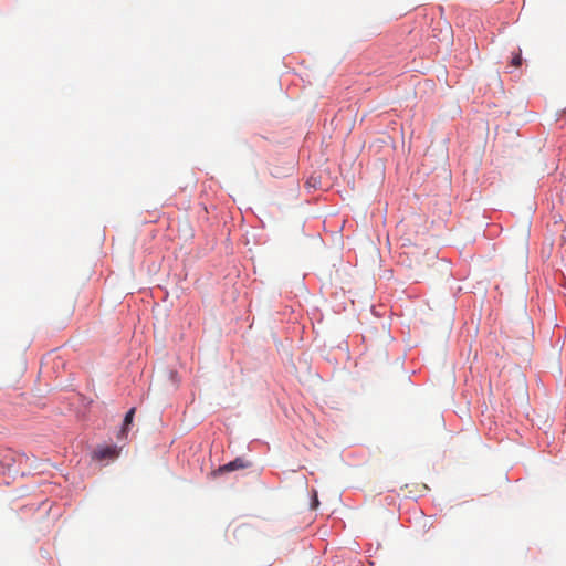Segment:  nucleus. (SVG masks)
<instances>
[{
    "mask_svg": "<svg viewBox=\"0 0 566 566\" xmlns=\"http://www.w3.org/2000/svg\"><path fill=\"white\" fill-rule=\"evenodd\" d=\"M451 34H452L451 28L447 24L446 29H444L443 39L444 40H450L451 39Z\"/></svg>",
    "mask_w": 566,
    "mask_h": 566,
    "instance_id": "6e6552de",
    "label": "nucleus"
},
{
    "mask_svg": "<svg viewBox=\"0 0 566 566\" xmlns=\"http://www.w3.org/2000/svg\"><path fill=\"white\" fill-rule=\"evenodd\" d=\"M248 467H249L248 462H245L241 458H237L233 461H231V462H229V463H227L224 465L219 467L218 470L212 472V474L213 475L223 474V473L232 472V471H235V470L245 469Z\"/></svg>",
    "mask_w": 566,
    "mask_h": 566,
    "instance_id": "f257e3e1",
    "label": "nucleus"
},
{
    "mask_svg": "<svg viewBox=\"0 0 566 566\" xmlns=\"http://www.w3.org/2000/svg\"><path fill=\"white\" fill-rule=\"evenodd\" d=\"M74 313V304L70 302L66 304L62 310L59 306H55L53 308L52 315L53 319L64 323L65 321L70 319Z\"/></svg>",
    "mask_w": 566,
    "mask_h": 566,
    "instance_id": "7ed1b4c3",
    "label": "nucleus"
},
{
    "mask_svg": "<svg viewBox=\"0 0 566 566\" xmlns=\"http://www.w3.org/2000/svg\"><path fill=\"white\" fill-rule=\"evenodd\" d=\"M134 415H135V408H132L127 411V413L125 415V418H124V427H123V432H125L127 430V428L129 427V424H132L133 422V419H134Z\"/></svg>",
    "mask_w": 566,
    "mask_h": 566,
    "instance_id": "39448f33",
    "label": "nucleus"
},
{
    "mask_svg": "<svg viewBox=\"0 0 566 566\" xmlns=\"http://www.w3.org/2000/svg\"><path fill=\"white\" fill-rule=\"evenodd\" d=\"M118 455V449L115 446L99 447L94 451V458L97 460L115 459Z\"/></svg>",
    "mask_w": 566,
    "mask_h": 566,
    "instance_id": "20e7f679",
    "label": "nucleus"
},
{
    "mask_svg": "<svg viewBox=\"0 0 566 566\" xmlns=\"http://www.w3.org/2000/svg\"><path fill=\"white\" fill-rule=\"evenodd\" d=\"M512 60H511V65L514 66V67H520L522 65V53H521V50L518 49L517 52L515 53H512Z\"/></svg>",
    "mask_w": 566,
    "mask_h": 566,
    "instance_id": "423d86ee",
    "label": "nucleus"
},
{
    "mask_svg": "<svg viewBox=\"0 0 566 566\" xmlns=\"http://www.w3.org/2000/svg\"><path fill=\"white\" fill-rule=\"evenodd\" d=\"M437 207V220H432V223L436 222H443L446 217L450 214V203L448 200V197L444 196L443 198L436 200L433 203Z\"/></svg>",
    "mask_w": 566,
    "mask_h": 566,
    "instance_id": "f03ea898",
    "label": "nucleus"
},
{
    "mask_svg": "<svg viewBox=\"0 0 566 566\" xmlns=\"http://www.w3.org/2000/svg\"><path fill=\"white\" fill-rule=\"evenodd\" d=\"M318 504H319V502H318L317 493L314 492L313 500H312V503H311V507L313 510H315L318 506Z\"/></svg>",
    "mask_w": 566,
    "mask_h": 566,
    "instance_id": "0eeeda50",
    "label": "nucleus"
}]
</instances>
